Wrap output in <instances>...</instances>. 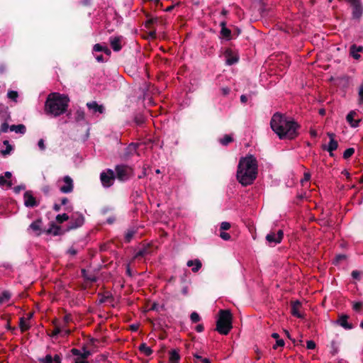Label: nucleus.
<instances>
[{"label":"nucleus","instance_id":"obj_18","mask_svg":"<svg viewBox=\"0 0 363 363\" xmlns=\"http://www.w3.org/2000/svg\"><path fill=\"white\" fill-rule=\"evenodd\" d=\"M227 23L225 21H222L220 23V35L223 38L230 40L232 38V31L226 27Z\"/></svg>","mask_w":363,"mask_h":363},{"label":"nucleus","instance_id":"obj_43","mask_svg":"<svg viewBox=\"0 0 363 363\" xmlns=\"http://www.w3.org/2000/svg\"><path fill=\"white\" fill-rule=\"evenodd\" d=\"M135 233V230H128L125 235V242H130Z\"/></svg>","mask_w":363,"mask_h":363},{"label":"nucleus","instance_id":"obj_39","mask_svg":"<svg viewBox=\"0 0 363 363\" xmlns=\"http://www.w3.org/2000/svg\"><path fill=\"white\" fill-rule=\"evenodd\" d=\"M0 115L2 118L6 119L9 117L8 114V107L4 105H0Z\"/></svg>","mask_w":363,"mask_h":363},{"label":"nucleus","instance_id":"obj_28","mask_svg":"<svg viewBox=\"0 0 363 363\" xmlns=\"http://www.w3.org/2000/svg\"><path fill=\"white\" fill-rule=\"evenodd\" d=\"M98 296L100 297L99 300V304L104 303L107 301H112L113 300L112 294L109 292H106V294L99 293Z\"/></svg>","mask_w":363,"mask_h":363},{"label":"nucleus","instance_id":"obj_7","mask_svg":"<svg viewBox=\"0 0 363 363\" xmlns=\"http://www.w3.org/2000/svg\"><path fill=\"white\" fill-rule=\"evenodd\" d=\"M352 9V18L359 19L363 13V6L359 0H347Z\"/></svg>","mask_w":363,"mask_h":363},{"label":"nucleus","instance_id":"obj_56","mask_svg":"<svg viewBox=\"0 0 363 363\" xmlns=\"http://www.w3.org/2000/svg\"><path fill=\"white\" fill-rule=\"evenodd\" d=\"M26 189L25 185H18L13 188V191L16 194H19L21 191L24 190Z\"/></svg>","mask_w":363,"mask_h":363},{"label":"nucleus","instance_id":"obj_60","mask_svg":"<svg viewBox=\"0 0 363 363\" xmlns=\"http://www.w3.org/2000/svg\"><path fill=\"white\" fill-rule=\"evenodd\" d=\"M72 320V315L71 314H66L65 316H64V321L66 323H69V322H71Z\"/></svg>","mask_w":363,"mask_h":363},{"label":"nucleus","instance_id":"obj_16","mask_svg":"<svg viewBox=\"0 0 363 363\" xmlns=\"http://www.w3.org/2000/svg\"><path fill=\"white\" fill-rule=\"evenodd\" d=\"M38 361L40 363H61L62 359L59 354H55L52 357L48 354L45 357L39 358Z\"/></svg>","mask_w":363,"mask_h":363},{"label":"nucleus","instance_id":"obj_3","mask_svg":"<svg viewBox=\"0 0 363 363\" xmlns=\"http://www.w3.org/2000/svg\"><path fill=\"white\" fill-rule=\"evenodd\" d=\"M69 99L67 95L59 93H52L48 95L45 104L46 114L57 117L67 111Z\"/></svg>","mask_w":363,"mask_h":363},{"label":"nucleus","instance_id":"obj_29","mask_svg":"<svg viewBox=\"0 0 363 363\" xmlns=\"http://www.w3.org/2000/svg\"><path fill=\"white\" fill-rule=\"evenodd\" d=\"M138 350L141 353L144 354L146 357L150 356L153 352V350L150 347H148L147 344L145 342L140 345Z\"/></svg>","mask_w":363,"mask_h":363},{"label":"nucleus","instance_id":"obj_12","mask_svg":"<svg viewBox=\"0 0 363 363\" xmlns=\"http://www.w3.org/2000/svg\"><path fill=\"white\" fill-rule=\"evenodd\" d=\"M24 204L26 207H35L38 205L35 198L33 196L31 191H27L24 193Z\"/></svg>","mask_w":363,"mask_h":363},{"label":"nucleus","instance_id":"obj_2","mask_svg":"<svg viewBox=\"0 0 363 363\" xmlns=\"http://www.w3.org/2000/svg\"><path fill=\"white\" fill-rule=\"evenodd\" d=\"M258 174V165L256 158L252 155L240 159L236 177L244 186L252 184Z\"/></svg>","mask_w":363,"mask_h":363},{"label":"nucleus","instance_id":"obj_32","mask_svg":"<svg viewBox=\"0 0 363 363\" xmlns=\"http://www.w3.org/2000/svg\"><path fill=\"white\" fill-rule=\"evenodd\" d=\"M194 363H211V361L208 358H203L198 354H194Z\"/></svg>","mask_w":363,"mask_h":363},{"label":"nucleus","instance_id":"obj_48","mask_svg":"<svg viewBox=\"0 0 363 363\" xmlns=\"http://www.w3.org/2000/svg\"><path fill=\"white\" fill-rule=\"evenodd\" d=\"M316 347L315 342L313 340H308L306 342V347L308 350H313Z\"/></svg>","mask_w":363,"mask_h":363},{"label":"nucleus","instance_id":"obj_5","mask_svg":"<svg viewBox=\"0 0 363 363\" xmlns=\"http://www.w3.org/2000/svg\"><path fill=\"white\" fill-rule=\"evenodd\" d=\"M116 178L121 182H126L133 177V169L125 164L116 165L115 167Z\"/></svg>","mask_w":363,"mask_h":363},{"label":"nucleus","instance_id":"obj_53","mask_svg":"<svg viewBox=\"0 0 363 363\" xmlns=\"http://www.w3.org/2000/svg\"><path fill=\"white\" fill-rule=\"evenodd\" d=\"M363 307L362 302H356L353 304V309L356 311H359Z\"/></svg>","mask_w":363,"mask_h":363},{"label":"nucleus","instance_id":"obj_40","mask_svg":"<svg viewBox=\"0 0 363 363\" xmlns=\"http://www.w3.org/2000/svg\"><path fill=\"white\" fill-rule=\"evenodd\" d=\"M0 186H7L9 188H11L12 186V182L10 180H6L3 175H0Z\"/></svg>","mask_w":363,"mask_h":363},{"label":"nucleus","instance_id":"obj_42","mask_svg":"<svg viewBox=\"0 0 363 363\" xmlns=\"http://www.w3.org/2000/svg\"><path fill=\"white\" fill-rule=\"evenodd\" d=\"M190 319L192 323H196L201 320V317L198 313L192 312L190 315Z\"/></svg>","mask_w":363,"mask_h":363},{"label":"nucleus","instance_id":"obj_19","mask_svg":"<svg viewBox=\"0 0 363 363\" xmlns=\"http://www.w3.org/2000/svg\"><path fill=\"white\" fill-rule=\"evenodd\" d=\"M348 318L347 315L342 314L339 316L337 323L346 330H351L353 328V325L347 322Z\"/></svg>","mask_w":363,"mask_h":363},{"label":"nucleus","instance_id":"obj_27","mask_svg":"<svg viewBox=\"0 0 363 363\" xmlns=\"http://www.w3.org/2000/svg\"><path fill=\"white\" fill-rule=\"evenodd\" d=\"M83 352H82V357H77L74 359V362H88L87 358L91 354V351L88 350L85 345L82 347Z\"/></svg>","mask_w":363,"mask_h":363},{"label":"nucleus","instance_id":"obj_9","mask_svg":"<svg viewBox=\"0 0 363 363\" xmlns=\"http://www.w3.org/2000/svg\"><path fill=\"white\" fill-rule=\"evenodd\" d=\"M284 238V232L282 230H279L277 233L274 232H270L266 236V240L269 243L279 244L281 242Z\"/></svg>","mask_w":363,"mask_h":363},{"label":"nucleus","instance_id":"obj_51","mask_svg":"<svg viewBox=\"0 0 363 363\" xmlns=\"http://www.w3.org/2000/svg\"><path fill=\"white\" fill-rule=\"evenodd\" d=\"M104 47L101 44H95L93 48V50L95 52H103Z\"/></svg>","mask_w":363,"mask_h":363},{"label":"nucleus","instance_id":"obj_45","mask_svg":"<svg viewBox=\"0 0 363 363\" xmlns=\"http://www.w3.org/2000/svg\"><path fill=\"white\" fill-rule=\"evenodd\" d=\"M13 149V148L12 145H7V147H6V149L1 150L0 152L3 156H6L11 153Z\"/></svg>","mask_w":363,"mask_h":363},{"label":"nucleus","instance_id":"obj_62","mask_svg":"<svg viewBox=\"0 0 363 363\" xmlns=\"http://www.w3.org/2000/svg\"><path fill=\"white\" fill-rule=\"evenodd\" d=\"M135 121L138 125H142L144 123V118L142 116L135 117Z\"/></svg>","mask_w":363,"mask_h":363},{"label":"nucleus","instance_id":"obj_34","mask_svg":"<svg viewBox=\"0 0 363 363\" xmlns=\"http://www.w3.org/2000/svg\"><path fill=\"white\" fill-rule=\"evenodd\" d=\"M11 298V294L8 291H4L0 295V305L8 301Z\"/></svg>","mask_w":363,"mask_h":363},{"label":"nucleus","instance_id":"obj_22","mask_svg":"<svg viewBox=\"0 0 363 363\" xmlns=\"http://www.w3.org/2000/svg\"><path fill=\"white\" fill-rule=\"evenodd\" d=\"M363 51V46L357 45L353 44L350 46V55L355 60H359L360 58V55L358 52H361Z\"/></svg>","mask_w":363,"mask_h":363},{"label":"nucleus","instance_id":"obj_47","mask_svg":"<svg viewBox=\"0 0 363 363\" xmlns=\"http://www.w3.org/2000/svg\"><path fill=\"white\" fill-rule=\"evenodd\" d=\"M359 104H363V83L360 85L359 89Z\"/></svg>","mask_w":363,"mask_h":363},{"label":"nucleus","instance_id":"obj_20","mask_svg":"<svg viewBox=\"0 0 363 363\" xmlns=\"http://www.w3.org/2000/svg\"><path fill=\"white\" fill-rule=\"evenodd\" d=\"M338 147V143L335 139L330 140L328 145H323L322 149L327 150L329 152L330 157H334L333 151L337 150Z\"/></svg>","mask_w":363,"mask_h":363},{"label":"nucleus","instance_id":"obj_4","mask_svg":"<svg viewBox=\"0 0 363 363\" xmlns=\"http://www.w3.org/2000/svg\"><path fill=\"white\" fill-rule=\"evenodd\" d=\"M233 315L229 310H220L216 321L217 330L220 335H228L233 328Z\"/></svg>","mask_w":363,"mask_h":363},{"label":"nucleus","instance_id":"obj_24","mask_svg":"<svg viewBox=\"0 0 363 363\" xmlns=\"http://www.w3.org/2000/svg\"><path fill=\"white\" fill-rule=\"evenodd\" d=\"M356 112L354 111H351L346 116V120L348 122V123L351 125L352 128H357L359 126V123L360 122V120H354V117L356 116Z\"/></svg>","mask_w":363,"mask_h":363},{"label":"nucleus","instance_id":"obj_30","mask_svg":"<svg viewBox=\"0 0 363 363\" xmlns=\"http://www.w3.org/2000/svg\"><path fill=\"white\" fill-rule=\"evenodd\" d=\"M11 131H15L16 133L24 134L26 131V128L23 124L12 125L10 126Z\"/></svg>","mask_w":363,"mask_h":363},{"label":"nucleus","instance_id":"obj_57","mask_svg":"<svg viewBox=\"0 0 363 363\" xmlns=\"http://www.w3.org/2000/svg\"><path fill=\"white\" fill-rule=\"evenodd\" d=\"M71 352L73 355L77 356V357H82V352L78 349L72 348Z\"/></svg>","mask_w":363,"mask_h":363},{"label":"nucleus","instance_id":"obj_37","mask_svg":"<svg viewBox=\"0 0 363 363\" xmlns=\"http://www.w3.org/2000/svg\"><path fill=\"white\" fill-rule=\"evenodd\" d=\"M55 219H56V221L60 224V223H62L63 222L69 220V216L67 213L58 214L56 216Z\"/></svg>","mask_w":363,"mask_h":363},{"label":"nucleus","instance_id":"obj_46","mask_svg":"<svg viewBox=\"0 0 363 363\" xmlns=\"http://www.w3.org/2000/svg\"><path fill=\"white\" fill-rule=\"evenodd\" d=\"M148 253V250L147 248H143L140 250L135 255V258H138L140 257H144Z\"/></svg>","mask_w":363,"mask_h":363},{"label":"nucleus","instance_id":"obj_52","mask_svg":"<svg viewBox=\"0 0 363 363\" xmlns=\"http://www.w3.org/2000/svg\"><path fill=\"white\" fill-rule=\"evenodd\" d=\"M284 341L282 339H278L277 340L276 345L273 346V349L276 350L277 347H284Z\"/></svg>","mask_w":363,"mask_h":363},{"label":"nucleus","instance_id":"obj_35","mask_svg":"<svg viewBox=\"0 0 363 363\" xmlns=\"http://www.w3.org/2000/svg\"><path fill=\"white\" fill-rule=\"evenodd\" d=\"M233 138L230 135H225L223 138L220 139V143L224 146L228 145L229 143L233 142Z\"/></svg>","mask_w":363,"mask_h":363},{"label":"nucleus","instance_id":"obj_26","mask_svg":"<svg viewBox=\"0 0 363 363\" xmlns=\"http://www.w3.org/2000/svg\"><path fill=\"white\" fill-rule=\"evenodd\" d=\"M180 355L178 350H172L169 351V363H179Z\"/></svg>","mask_w":363,"mask_h":363},{"label":"nucleus","instance_id":"obj_55","mask_svg":"<svg viewBox=\"0 0 363 363\" xmlns=\"http://www.w3.org/2000/svg\"><path fill=\"white\" fill-rule=\"evenodd\" d=\"M220 237L224 240H229L230 239V234L225 232H220Z\"/></svg>","mask_w":363,"mask_h":363},{"label":"nucleus","instance_id":"obj_63","mask_svg":"<svg viewBox=\"0 0 363 363\" xmlns=\"http://www.w3.org/2000/svg\"><path fill=\"white\" fill-rule=\"evenodd\" d=\"M67 252L72 256H74L77 254V250L73 247H70Z\"/></svg>","mask_w":363,"mask_h":363},{"label":"nucleus","instance_id":"obj_21","mask_svg":"<svg viewBox=\"0 0 363 363\" xmlns=\"http://www.w3.org/2000/svg\"><path fill=\"white\" fill-rule=\"evenodd\" d=\"M301 306V303L296 300L291 303V314L298 318H302V315L299 313V308Z\"/></svg>","mask_w":363,"mask_h":363},{"label":"nucleus","instance_id":"obj_38","mask_svg":"<svg viewBox=\"0 0 363 363\" xmlns=\"http://www.w3.org/2000/svg\"><path fill=\"white\" fill-rule=\"evenodd\" d=\"M354 153V149L353 147L347 148L343 152V158L345 160H348L350 157H351L353 155Z\"/></svg>","mask_w":363,"mask_h":363},{"label":"nucleus","instance_id":"obj_6","mask_svg":"<svg viewBox=\"0 0 363 363\" xmlns=\"http://www.w3.org/2000/svg\"><path fill=\"white\" fill-rule=\"evenodd\" d=\"M100 179L104 187H110L112 186L116 179L113 170L108 169L106 171L102 172L100 174Z\"/></svg>","mask_w":363,"mask_h":363},{"label":"nucleus","instance_id":"obj_58","mask_svg":"<svg viewBox=\"0 0 363 363\" xmlns=\"http://www.w3.org/2000/svg\"><path fill=\"white\" fill-rule=\"evenodd\" d=\"M38 145L39 147V148L41 150H45V143H44V140L43 139H40L38 143Z\"/></svg>","mask_w":363,"mask_h":363},{"label":"nucleus","instance_id":"obj_23","mask_svg":"<svg viewBox=\"0 0 363 363\" xmlns=\"http://www.w3.org/2000/svg\"><path fill=\"white\" fill-rule=\"evenodd\" d=\"M86 106L89 110H91L93 113H103L104 111V107L102 105H99L96 101H93L86 103Z\"/></svg>","mask_w":363,"mask_h":363},{"label":"nucleus","instance_id":"obj_41","mask_svg":"<svg viewBox=\"0 0 363 363\" xmlns=\"http://www.w3.org/2000/svg\"><path fill=\"white\" fill-rule=\"evenodd\" d=\"M347 257L345 255H343V254H340V255H337L335 256L333 262V264H335V265H337L340 262H342V260H345L346 259Z\"/></svg>","mask_w":363,"mask_h":363},{"label":"nucleus","instance_id":"obj_61","mask_svg":"<svg viewBox=\"0 0 363 363\" xmlns=\"http://www.w3.org/2000/svg\"><path fill=\"white\" fill-rule=\"evenodd\" d=\"M195 330L197 333H201L204 330V326L203 324H199L196 326Z\"/></svg>","mask_w":363,"mask_h":363},{"label":"nucleus","instance_id":"obj_10","mask_svg":"<svg viewBox=\"0 0 363 363\" xmlns=\"http://www.w3.org/2000/svg\"><path fill=\"white\" fill-rule=\"evenodd\" d=\"M44 233L46 235L57 236L64 234L65 231L62 230L60 226L57 225L55 223L50 222L49 228L48 229H44Z\"/></svg>","mask_w":363,"mask_h":363},{"label":"nucleus","instance_id":"obj_15","mask_svg":"<svg viewBox=\"0 0 363 363\" xmlns=\"http://www.w3.org/2000/svg\"><path fill=\"white\" fill-rule=\"evenodd\" d=\"M224 55L225 57V63L228 65H233L239 60V57L237 55H234L230 49H227Z\"/></svg>","mask_w":363,"mask_h":363},{"label":"nucleus","instance_id":"obj_8","mask_svg":"<svg viewBox=\"0 0 363 363\" xmlns=\"http://www.w3.org/2000/svg\"><path fill=\"white\" fill-rule=\"evenodd\" d=\"M84 223V217L82 214H76L72 216L71 220L67 228V231L81 227Z\"/></svg>","mask_w":363,"mask_h":363},{"label":"nucleus","instance_id":"obj_25","mask_svg":"<svg viewBox=\"0 0 363 363\" xmlns=\"http://www.w3.org/2000/svg\"><path fill=\"white\" fill-rule=\"evenodd\" d=\"M186 264L188 267H193L191 269L193 272H197L202 267L201 262L198 259L189 260Z\"/></svg>","mask_w":363,"mask_h":363},{"label":"nucleus","instance_id":"obj_33","mask_svg":"<svg viewBox=\"0 0 363 363\" xmlns=\"http://www.w3.org/2000/svg\"><path fill=\"white\" fill-rule=\"evenodd\" d=\"M19 328L21 333H24L30 328V325L26 323L25 318L23 317H21L19 320Z\"/></svg>","mask_w":363,"mask_h":363},{"label":"nucleus","instance_id":"obj_50","mask_svg":"<svg viewBox=\"0 0 363 363\" xmlns=\"http://www.w3.org/2000/svg\"><path fill=\"white\" fill-rule=\"evenodd\" d=\"M9 128L10 129V126L6 122H4L1 125L0 131L2 133H6Z\"/></svg>","mask_w":363,"mask_h":363},{"label":"nucleus","instance_id":"obj_1","mask_svg":"<svg viewBox=\"0 0 363 363\" xmlns=\"http://www.w3.org/2000/svg\"><path fill=\"white\" fill-rule=\"evenodd\" d=\"M270 126L279 139L293 140L298 135L300 125L294 120H289L285 115L275 113L271 118Z\"/></svg>","mask_w":363,"mask_h":363},{"label":"nucleus","instance_id":"obj_31","mask_svg":"<svg viewBox=\"0 0 363 363\" xmlns=\"http://www.w3.org/2000/svg\"><path fill=\"white\" fill-rule=\"evenodd\" d=\"M81 274L82 277L86 281H89L90 282H96L97 281V278L96 277V276L93 274L89 275L85 269H81Z\"/></svg>","mask_w":363,"mask_h":363},{"label":"nucleus","instance_id":"obj_13","mask_svg":"<svg viewBox=\"0 0 363 363\" xmlns=\"http://www.w3.org/2000/svg\"><path fill=\"white\" fill-rule=\"evenodd\" d=\"M122 36H114L109 38L110 45L115 52H118L122 49L121 42L123 40Z\"/></svg>","mask_w":363,"mask_h":363},{"label":"nucleus","instance_id":"obj_17","mask_svg":"<svg viewBox=\"0 0 363 363\" xmlns=\"http://www.w3.org/2000/svg\"><path fill=\"white\" fill-rule=\"evenodd\" d=\"M42 219L38 218L36 220L33 221L29 225V229H31L33 231L35 232L37 236L40 235L43 233H44V230L42 229Z\"/></svg>","mask_w":363,"mask_h":363},{"label":"nucleus","instance_id":"obj_59","mask_svg":"<svg viewBox=\"0 0 363 363\" xmlns=\"http://www.w3.org/2000/svg\"><path fill=\"white\" fill-rule=\"evenodd\" d=\"M331 347L333 349V354L335 355L337 352V348L336 346V342L335 341H332L331 342Z\"/></svg>","mask_w":363,"mask_h":363},{"label":"nucleus","instance_id":"obj_11","mask_svg":"<svg viewBox=\"0 0 363 363\" xmlns=\"http://www.w3.org/2000/svg\"><path fill=\"white\" fill-rule=\"evenodd\" d=\"M138 147V144L137 143H131L129 144V145L127 146L123 150V158L127 160L135 154L137 152Z\"/></svg>","mask_w":363,"mask_h":363},{"label":"nucleus","instance_id":"obj_36","mask_svg":"<svg viewBox=\"0 0 363 363\" xmlns=\"http://www.w3.org/2000/svg\"><path fill=\"white\" fill-rule=\"evenodd\" d=\"M75 120L77 121H82L85 120V113L84 110L78 109L75 113Z\"/></svg>","mask_w":363,"mask_h":363},{"label":"nucleus","instance_id":"obj_44","mask_svg":"<svg viewBox=\"0 0 363 363\" xmlns=\"http://www.w3.org/2000/svg\"><path fill=\"white\" fill-rule=\"evenodd\" d=\"M7 96L10 99L16 101L17 98L18 96V94L16 91H9L7 94Z\"/></svg>","mask_w":363,"mask_h":363},{"label":"nucleus","instance_id":"obj_14","mask_svg":"<svg viewBox=\"0 0 363 363\" xmlns=\"http://www.w3.org/2000/svg\"><path fill=\"white\" fill-rule=\"evenodd\" d=\"M65 185L60 187V191L62 193L67 194L73 191L74 185L73 180L69 176H65L63 179Z\"/></svg>","mask_w":363,"mask_h":363},{"label":"nucleus","instance_id":"obj_64","mask_svg":"<svg viewBox=\"0 0 363 363\" xmlns=\"http://www.w3.org/2000/svg\"><path fill=\"white\" fill-rule=\"evenodd\" d=\"M61 332V330L59 327H56L52 331V336H56Z\"/></svg>","mask_w":363,"mask_h":363},{"label":"nucleus","instance_id":"obj_49","mask_svg":"<svg viewBox=\"0 0 363 363\" xmlns=\"http://www.w3.org/2000/svg\"><path fill=\"white\" fill-rule=\"evenodd\" d=\"M360 274L361 272L357 270H353L351 273V276L353 279L359 280L360 279Z\"/></svg>","mask_w":363,"mask_h":363},{"label":"nucleus","instance_id":"obj_54","mask_svg":"<svg viewBox=\"0 0 363 363\" xmlns=\"http://www.w3.org/2000/svg\"><path fill=\"white\" fill-rule=\"evenodd\" d=\"M230 228V224L228 222H222L220 224L221 230H227Z\"/></svg>","mask_w":363,"mask_h":363}]
</instances>
